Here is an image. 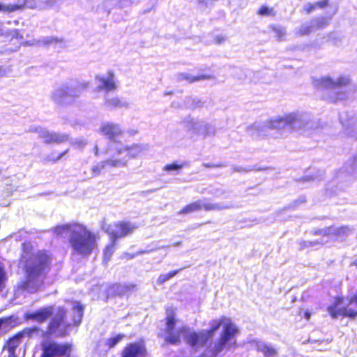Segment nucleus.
Here are the masks:
<instances>
[{
    "label": "nucleus",
    "mask_w": 357,
    "mask_h": 357,
    "mask_svg": "<svg viewBox=\"0 0 357 357\" xmlns=\"http://www.w3.org/2000/svg\"><path fill=\"white\" fill-rule=\"evenodd\" d=\"M328 231H329L328 229V228L325 227L323 229H315L312 231V233L313 235H319V236H328Z\"/></svg>",
    "instance_id": "44"
},
{
    "label": "nucleus",
    "mask_w": 357,
    "mask_h": 357,
    "mask_svg": "<svg viewBox=\"0 0 357 357\" xmlns=\"http://www.w3.org/2000/svg\"><path fill=\"white\" fill-rule=\"evenodd\" d=\"M273 10L266 6H262L258 11V14L261 15H268L272 13Z\"/></svg>",
    "instance_id": "47"
},
{
    "label": "nucleus",
    "mask_w": 357,
    "mask_h": 357,
    "mask_svg": "<svg viewBox=\"0 0 357 357\" xmlns=\"http://www.w3.org/2000/svg\"><path fill=\"white\" fill-rule=\"evenodd\" d=\"M11 72L9 66H0V77H5Z\"/></svg>",
    "instance_id": "48"
},
{
    "label": "nucleus",
    "mask_w": 357,
    "mask_h": 357,
    "mask_svg": "<svg viewBox=\"0 0 357 357\" xmlns=\"http://www.w3.org/2000/svg\"><path fill=\"white\" fill-rule=\"evenodd\" d=\"M29 132H36L40 138L44 139L46 144H61L69 140V135L66 133L50 132L42 127H31Z\"/></svg>",
    "instance_id": "13"
},
{
    "label": "nucleus",
    "mask_w": 357,
    "mask_h": 357,
    "mask_svg": "<svg viewBox=\"0 0 357 357\" xmlns=\"http://www.w3.org/2000/svg\"><path fill=\"white\" fill-rule=\"evenodd\" d=\"M23 337L22 333H18L15 336L10 338L6 344V348L8 351H15L16 349L20 344L21 339Z\"/></svg>",
    "instance_id": "27"
},
{
    "label": "nucleus",
    "mask_w": 357,
    "mask_h": 357,
    "mask_svg": "<svg viewBox=\"0 0 357 357\" xmlns=\"http://www.w3.org/2000/svg\"><path fill=\"white\" fill-rule=\"evenodd\" d=\"M12 37L17 39H23V36L20 33L19 29H14L13 31Z\"/></svg>",
    "instance_id": "55"
},
{
    "label": "nucleus",
    "mask_w": 357,
    "mask_h": 357,
    "mask_svg": "<svg viewBox=\"0 0 357 357\" xmlns=\"http://www.w3.org/2000/svg\"><path fill=\"white\" fill-rule=\"evenodd\" d=\"M70 310L74 312H83L84 310V306L77 301H68L66 302L65 306L59 307V309H56L54 306H49L40 308L35 312L45 313L54 312V311H57V312H68V311Z\"/></svg>",
    "instance_id": "16"
},
{
    "label": "nucleus",
    "mask_w": 357,
    "mask_h": 357,
    "mask_svg": "<svg viewBox=\"0 0 357 357\" xmlns=\"http://www.w3.org/2000/svg\"><path fill=\"white\" fill-rule=\"evenodd\" d=\"M314 28L311 22H305L303 24L299 29V33L301 35H308L314 31Z\"/></svg>",
    "instance_id": "38"
},
{
    "label": "nucleus",
    "mask_w": 357,
    "mask_h": 357,
    "mask_svg": "<svg viewBox=\"0 0 357 357\" xmlns=\"http://www.w3.org/2000/svg\"><path fill=\"white\" fill-rule=\"evenodd\" d=\"M105 105L110 109L121 108L128 107V103L125 101L121 100L118 97L108 98L105 97Z\"/></svg>",
    "instance_id": "24"
},
{
    "label": "nucleus",
    "mask_w": 357,
    "mask_h": 357,
    "mask_svg": "<svg viewBox=\"0 0 357 357\" xmlns=\"http://www.w3.org/2000/svg\"><path fill=\"white\" fill-rule=\"evenodd\" d=\"M327 228H328V229L329 230V231H328V236H330V235H334V236H336V234H337V227H333V226H331V227H328Z\"/></svg>",
    "instance_id": "56"
},
{
    "label": "nucleus",
    "mask_w": 357,
    "mask_h": 357,
    "mask_svg": "<svg viewBox=\"0 0 357 357\" xmlns=\"http://www.w3.org/2000/svg\"><path fill=\"white\" fill-rule=\"evenodd\" d=\"M176 80L178 82H181L183 80L187 81L188 83H192L195 82H199L204 79H209L213 78L211 75H202L198 76H193L190 74L185 73H181L176 75Z\"/></svg>",
    "instance_id": "22"
},
{
    "label": "nucleus",
    "mask_w": 357,
    "mask_h": 357,
    "mask_svg": "<svg viewBox=\"0 0 357 357\" xmlns=\"http://www.w3.org/2000/svg\"><path fill=\"white\" fill-rule=\"evenodd\" d=\"M127 160L126 158H118L115 154L113 155L112 158L102 162L91 169L92 176H96L100 174L102 169H103L107 165H110L114 167H123L126 165Z\"/></svg>",
    "instance_id": "18"
},
{
    "label": "nucleus",
    "mask_w": 357,
    "mask_h": 357,
    "mask_svg": "<svg viewBox=\"0 0 357 357\" xmlns=\"http://www.w3.org/2000/svg\"><path fill=\"white\" fill-rule=\"evenodd\" d=\"M321 174L314 175V176H305L302 178V181L303 182L306 181H315V180H319L321 179Z\"/></svg>",
    "instance_id": "49"
},
{
    "label": "nucleus",
    "mask_w": 357,
    "mask_h": 357,
    "mask_svg": "<svg viewBox=\"0 0 357 357\" xmlns=\"http://www.w3.org/2000/svg\"><path fill=\"white\" fill-rule=\"evenodd\" d=\"M299 245L298 250H303L310 247H319L324 244L322 241H299L298 242Z\"/></svg>",
    "instance_id": "31"
},
{
    "label": "nucleus",
    "mask_w": 357,
    "mask_h": 357,
    "mask_svg": "<svg viewBox=\"0 0 357 357\" xmlns=\"http://www.w3.org/2000/svg\"><path fill=\"white\" fill-rule=\"evenodd\" d=\"M6 280V275L3 268L0 266V292L3 291L5 287V282Z\"/></svg>",
    "instance_id": "41"
},
{
    "label": "nucleus",
    "mask_w": 357,
    "mask_h": 357,
    "mask_svg": "<svg viewBox=\"0 0 357 357\" xmlns=\"http://www.w3.org/2000/svg\"><path fill=\"white\" fill-rule=\"evenodd\" d=\"M185 105L188 107L195 109L196 108L202 107L204 105V102L199 99L192 98L190 97L186 98Z\"/></svg>",
    "instance_id": "33"
},
{
    "label": "nucleus",
    "mask_w": 357,
    "mask_h": 357,
    "mask_svg": "<svg viewBox=\"0 0 357 357\" xmlns=\"http://www.w3.org/2000/svg\"><path fill=\"white\" fill-rule=\"evenodd\" d=\"M23 3L19 4H3L0 3V11L13 13L22 8Z\"/></svg>",
    "instance_id": "35"
},
{
    "label": "nucleus",
    "mask_w": 357,
    "mask_h": 357,
    "mask_svg": "<svg viewBox=\"0 0 357 357\" xmlns=\"http://www.w3.org/2000/svg\"><path fill=\"white\" fill-rule=\"evenodd\" d=\"M181 245H182V242L181 241H177V242H175V243H172V245L174 246V247H179Z\"/></svg>",
    "instance_id": "61"
},
{
    "label": "nucleus",
    "mask_w": 357,
    "mask_h": 357,
    "mask_svg": "<svg viewBox=\"0 0 357 357\" xmlns=\"http://www.w3.org/2000/svg\"><path fill=\"white\" fill-rule=\"evenodd\" d=\"M188 165V162L174 161L172 163L167 164L163 167V170L166 172H176L178 174L181 169Z\"/></svg>",
    "instance_id": "25"
},
{
    "label": "nucleus",
    "mask_w": 357,
    "mask_h": 357,
    "mask_svg": "<svg viewBox=\"0 0 357 357\" xmlns=\"http://www.w3.org/2000/svg\"><path fill=\"white\" fill-rule=\"evenodd\" d=\"M125 337L123 334H118L115 335L114 337H112L110 338H108L106 341V344L109 348L114 347L120 341L122 340V339Z\"/></svg>",
    "instance_id": "37"
},
{
    "label": "nucleus",
    "mask_w": 357,
    "mask_h": 357,
    "mask_svg": "<svg viewBox=\"0 0 357 357\" xmlns=\"http://www.w3.org/2000/svg\"><path fill=\"white\" fill-rule=\"evenodd\" d=\"M257 349L262 352L265 357H275L277 354V351L274 348L263 342L257 344Z\"/></svg>",
    "instance_id": "26"
},
{
    "label": "nucleus",
    "mask_w": 357,
    "mask_h": 357,
    "mask_svg": "<svg viewBox=\"0 0 357 357\" xmlns=\"http://www.w3.org/2000/svg\"><path fill=\"white\" fill-rule=\"evenodd\" d=\"M232 206L229 204H225L223 203H211L206 202V199L204 200H197L195 202H192L190 204L186 205L184 208H183L179 212L178 214H188L192 212L200 211L201 209H204L205 211H222L224 209H228L231 208Z\"/></svg>",
    "instance_id": "11"
},
{
    "label": "nucleus",
    "mask_w": 357,
    "mask_h": 357,
    "mask_svg": "<svg viewBox=\"0 0 357 357\" xmlns=\"http://www.w3.org/2000/svg\"><path fill=\"white\" fill-rule=\"evenodd\" d=\"M8 351V357H17L15 351Z\"/></svg>",
    "instance_id": "60"
},
{
    "label": "nucleus",
    "mask_w": 357,
    "mask_h": 357,
    "mask_svg": "<svg viewBox=\"0 0 357 357\" xmlns=\"http://www.w3.org/2000/svg\"><path fill=\"white\" fill-rule=\"evenodd\" d=\"M116 242L111 240L110 244L106 246L104 250V261L107 262L114 252Z\"/></svg>",
    "instance_id": "34"
},
{
    "label": "nucleus",
    "mask_w": 357,
    "mask_h": 357,
    "mask_svg": "<svg viewBox=\"0 0 357 357\" xmlns=\"http://www.w3.org/2000/svg\"><path fill=\"white\" fill-rule=\"evenodd\" d=\"M100 132L109 139L110 149H113V147L115 149L116 146L122 145L120 144V139L121 138L123 131L119 124L109 122L103 123L100 128Z\"/></svg>",
    "instance_id": "12"
},
{
    "label": "nucleus",
    "mask_w": 357,
    "mask_h": 357,
    "mask_svg": "<svg viewBox=\"0 0 357 357\" xmlns=\"http://www.w3.org/2000/svg\"><path fill=\"white\" fill-rule=\"evenodd\" d=\"M96 79L100 83L96 88L98 91L103 90L108 93L115 91L117 88L114 82V74L112 71H109L107 77L97 75Z\"/></svg>",
    "instance_id": "17"
},
{
    "label": "nucleus",
    "mask_w": 357,
    "mask_h": 357,
    "mask_svg": "<svg viewBox=\"0 0 357 357\" xmlns=\"http://www.w3.org/2000/svg\"><path fill=\"white\" fill-rule=\"evenodd\" d=\"M304 314V317H305L306 321H308L310 318L311 314L306 313V314Z\"/></svg>",
    "instance_id": "62"
},
{
    "label": "nucleus",
    "mask_w": 357,
    "mask_h": 357,
    "mask_svg": "<svg viewBox=\"0 0 357 357\" xmlns=\"http://www.w3.org/2000/svg\"><path fill=\"white\" fill-rule=\"evenodd\" d=\"M40 46L48 47L54 43H62L63 39L55 36H44L39 39Z\"/></svg>",
    "instance_id": "28"
},
{
    "label": "nucleus",
    "mask_w": 357,
    "mask_h": 357,
    "mask_svg": "<svg viewBox=\"0 0 357 357\" xmlns=\"http://www.w3.org/2000/svg\"><path fill=\"white\" fill-rule=\"evenodd\" d=\"M310 22L314 30L324 28L329 24V20L325 17H316Z\"/></svg>",
    "instance_id": "30"
},
{
    "label": "nucleus",
    "mask_w": 357,
    "mask_h": 357,
    "mask_svg": "<svg viewBox=\"0 0 357 357\" xmlns=\"http://www.w3.org/2000/svg\"><path fill=\"white\" fill-rule=\"evenodd\" d=\"M180 270L181 269L176 270V271L169 272V273H168L167 274H162V275H160L158 277V280H157V283L159 284H163L166 281L169 280V279H171L172 278L175 276L179 272Z\"/></svg>",
    "instance_id": "36"
},
{
    "label": "nucleus",
    "mask_w": 357,
    "mask_h": 357,
    "mask_svg": "<svg viewBox=\"0 0 357 357\" xmlns=\"http://www.w3.org/2000/svg\"><path fill=\"white\" fill-rule=\"evenodd\" d=\"M345 170L349 174L357 178V155L347 164Z\"/></svg>",
    "instance_id": "32"
},
{
    "label": "nucleus",
    "mask_w": 357,
    "mask_h": 357,
    "mask_svg": "<svg viewBox=\"0 0 357 357\" xmlns=\"http://www.w3.org/2000/svg\"><path fill=\"white\" fill-rule=\"evenodd\" d=\"M147 351L144 341L128 344L122 350L121 357H146Z\"/></svg>",
    "instance_id": "14"
},
{
    "label": "nucleus",
    "mask_w": 357,
    "mask_h": 357,
    "mask_svg": "<svg viewBox=\"0 0 357 357\" xmlns=\"http://www.w3.org/2000/svg\"><path fill=\"white\" fill-rule=\"evenodd\" d=\"M214 40L216 44H220L225 40V38L222 35H219L215 37Z\"/></svg>",
    "instance_id": "57"
},
{
    "label": "nucleus",
    "mask_w": 357,
    "mask_h": 357,
    "mask_svg": "<svg viewBox=\"0 0 357 357\" xmlns=\"http://www.w3.org/2000/svg\"><path fill=\"white\" fill-rule=\"evenodd\" d=\"M135 289L134 284H114L109 287L107 290V298L109 296H118L119 297L128 296Z\"/></svg>",
    "instance_id": "19"
},
{
    "label": "nucleus",
    "mask_w": 357,
    "mask_h": 357,
    "mask_svg": "<svg viewBox=\"0 0 357 357\" xmlns=\"http://www.w3.org/2000/svg\"><path fill=\"white\" fill-rule=\"evenodd\" d=\"M338 314H331V315L333 319H337ZM342 314L343 315H347L348 317H349L351 319L355 318L356 316L357 315V314H353V313H351V314Z\"/></svg>",
    "instance_id": "58"
},
{
    "label": "nucleus",
    "mask_w": 357,
    "mask_h": 357,
    "mask_svg": "<svg viewBox=\"0 0 357 357\" xmlns=\"http://www.w3.org/2000/svg\"><path fill=\"white\" fill-rule=\"evenodd\" d=\"M225 192L223 190H215V191L213 192L212 194L214 195L216 197H220Z\"/></svg>",
    "instance_id": "59"
},
{
    "label": "nucleus",
    "mask_w": 357,
    "mask_h": 357,
    "mask_svg": "<svg viewBox=\"0 0 357 357\" xmlns=\"http://www.w3.org/2000/svg\"><path fill=\"white\" fill-rule=\"evenodd\" d=\"M351 266H357V260H356V261H353V262L351 264Z\"/></svg>",
    "instance_id": "64"
},
{
    "label": "nucleus",
    "mask_w": 357,
    "mask_h": 357,
    "mask_svg": "<svg viewBox=\"0 0 357 357\" xmlns=\"http://www.w3.org/2000/svg\"><path fill=\"white\" fill-rule=\"evenodd\" d=\"M202 165L207 168L223 167L226 166V165L224 163L214 164V163H206V162L203 163Z\"/></svg>",
    "instance_id": "51"
},
{
    "label": "nucleus",
    "mask_w": 357,
    "mask_h": 357,
    "mask_svg": "<svg viewBox=\"0 0 357 357\" xmlns=\"http://www.w3.org/2000/svg\"><path fill=\"white\" fill-rule=\"evenodd\" d=\"M340 120L344 128L345 132L356 139H357V119L352 117L348 120H345L343 114L340 116Z\"/></svg>",
    "instance_id": "21"
},
{
    "label": "nucleus",
    "mask_w": 357,
    "mask_h": 357,
    "mask_svg": "<svg viewBox=\"0 0 357 357\" xmlns=\"http://www.w3.org/2000/svg\"><path fill=\"white\" fill-rule=\"evenodd\" d=\"M54 233L59 236H68L73 251L82 256H89L97 247L95 234L79 224L59 225L54 228Z\"/></svg>",
    "instance_id": "4"
},
{
    "label": "nucleus",
    "mask_w": 357,
    "mask_h": 357,
    "mask_svg": "<svg viewBox=\"0 0 357 357\" xmlns=\"http://www.w3.org/2000/svg\"><path fill=\"white\" fill-rule=\"evenodd\" d=\"M68 152V149H67L65 151L60 153L56 158H53V157H51L50 155H49L45 158V160L47 162L52 161L54 162H56L58 160H59L60 159H61Z\"/></svg>",
    "instance_id": "45"
},
{
    "label": "nucleus",
    "mask_w": 357,
    "mask_h": 357,
    "mask_svg": "<svg viewBox=\"0 0 357 357\" xmlns=\"http://www.w3.org/2000/svg\"><path fill=\"white\" fill-rule=\"evenodd\" d=\"M137 228V225L130 222H117L112 224H103L102 229L107 233L111 240L115 242L118 238L131 234Z\"/></svg>",
    "instance_id": "8"
},
{
    "label": "nucleus",
    "mask_w": 357,
    "mask_h": 357,
    "mask_svg": "<svg viewBox=\"0 0 357 357\" xmlns=\"http://www.w3.org/2000/svg\"><path fill=\"white\" fill-rule=\"evenodd\" d=\"M87 86V83L66 82L54 89L51 92L50 98L58 105H70Z\"/></svg>",
    "instance_id": "5"
},
{
    "label": "nucleus",
    "mask_w": 357,
    "mask_h": 357,
    "mask_svg": "<svg viewBox=\"0 0 357 357\" xmlns=\"http://www.w3.org/2000/svg\"><path fill=\"white\" fill-rule=\"evenodd\" d=\"M328 310V312H357V289L347 298L336 297Z\"/></svg>",
    "instance_id": "9"
},
{
    "label": "nucleus",
    "mask_w": 357,
    "mask_h": 357,
    "mask_svg": "<svg viewBox=\"0 0 357 357\" xmlns=\"http://www.w3.org/2000/svg\"><path fill=\"white\" fill-rule=\"evenodd\" d=\"M233 169L234 172H250L252 170L251 168L248 167V168H243V167H241V166H235L233 167Z\"/></svg>",
    "instance_id": "52"
},
{
    "label": "nucleus",
    "mask_w": 357,
    "mask_h": 357,
    "mask_svg": "<svg viewBox=\"0 0 357 357\" xmlns=\"http://www.w3.org/2000/svg\"><path fill=\"white\" fill-rule=\"evenodd\" d=\"M22 45L24 46H33V45L40 46V42H39V39L38 40L33 39L31 40H27V41L24 42L22 43Z\"/></svg>",
    "instance_id": "50"
},
{
    "label": "nucleus",
    "mask_w": 357,
    "mask_h": 357,
    "mask_svg": "<svg viewBox=\"0 0 357 357\" xmlns=\"http://www.w3.org/2000/svg\"><path fill=\"white\" fill-rule=\"evenodd\" d=\"M344 172L342 171H340L338 174L339 178H342L343 176Z\"/></svg>",
    "instance_id": "63"
},
{
    "label": "nucleus",
    "mask_w": 357,
    "mask_h": 357,
    "mask_svg": "<svg viewBox=\"0 0 357 357\" xmlns=\"http://www.w3.org/2000/svg\"><path fill=\"white\" fill-rule=\"evenodd\" d=\"M83 314H56L48 325V332L56 335H66L69 328L78 326L82 319Z\"/></svg>",
    "instance_id": "7"
},
{
    "label": "nucleus",
    "mask_w": 357,
    "mask_h": 357,
    "mask_svg": "<svg viewBox=\"0 0 357 357\" xmlns=\"http://www.w3.org/2000/svg\"><path fill=\"white\" fill-rule=\"evenodd\" d=\"M70 144L77 148L82 149L87 144V142L84 139H75L71 141Z\"/></svg>",
    "instance_id": "42"
},
{
    "label": "nucleus",
    "mask_w": 357,
    "mask_h": 357,
    "mask_svg": "<svg viewBox=\"0 0 357 357\" xmlns=\"http://www.w3.org/2000/svg\"><path fill=\"white\" fill-rule=\"evenodd\" d=\"M166 319L167 336L165 337V341L172 344L179 343L182 335L185 342L192 347H202L213 337L214 333L222 326V332L220 340L215 344L214 347L215 354L222 351L229 342L235 339L238 333L236 326L229 319L213 320L211 324L209 330H204L200 333L191 331L184 326H176L177 321L175 319L174 314L168 316Z\"/></svg>",
    "instance_id": "1"
},
{
    "label": "nucleus",
    "mask_w": 357,
    "mask_h": 357,
    "mask_svg": "<svg viewBox=\"0 0 357 357\" xmlns=\"http://www.w3.org/2000/svg\"><path fill=\"white\" fill-rule=\"evenodd\" d=\"M351 229L347 227V226H342L337 227V234L336 236H347L350 232Z\"/></svg>",
    "instance_id": "40"
},
{
    "label": "nucleus",
    "mask_w": 357,
    "mask_h": 357,
    "mask_svg": "<svg viewBox=\"0 0 357 357\" xmlns=\"http://www.w3.org/2000/svg\"><path fill=\"white\" fill-rule=\"evenodd\" d=\"M50 314H25V318L27 320H32L41 324L49 319Z\"/></svg>",
    "instance_id": "29"
},
{
    "label": "nucleus",
    "mask_w": 357,
    "mask_h": 357,
    "mask_svg": "<svg viewBox=\"0 0 357 357\" xmlns=\"http://www.w3.org/2000/svg\"><path fill=\"white\" fill-rule=\"evenodd\" d=\"M22 3H23V6L22 8H19V10H22L25 7L29 8H33V7H35V3L29 0H19L15 4H19ZM17 10H18V9Z\"/></svg>",
    "instance_id": "43"
},
{
    "label": "nucleus",
    "mask_w": 357,
    "mask_h": 357,
    "mask_svg": "<svg viewBox=\"0 0 357 357\" xmlns=\"http://www.w3.org/2000/svg\"><path fill=\"white\" fill-rule=\"evenodd\" d=\"M317 127L312 116L307 113L292 112L265 122H255L246 127V132L252 137L265 135L269 130H282L308 135Z\"/></svg>",
    "instance_id": "3"
},
{
    "label": "nucleus",
    "mask_w": 357,
    "mask_h": 357,
    "mask_svg": "<svg viewBox=\"0 0 357 357\" xmlns=\"http://www.w3.org/2000/svg\"><path fill=\"white\" fill-rule=\"evenodd\" d=\"M169 245H161L157 248H153L150 250H141V251H139L138 252H137L135 255H132L130 256V258H133L135 255H142V254H146V253H149L150 252H153V251H155L158 249H163V248H169Z\"/></svg>",
    "instance_id": "46"
},
{
    "label": "nucleus",
    "mask_w": 357,
    "mask_h": 357,
    "mask_svg": "<svg viewBox=\"0 0 357 357\" xmlns=\"http://www.w3.org/2000/svg\"><path fill=\"white\" fill-rule=\"evenodd\" d=\"M316 8L314 3H307L305 6L304 10L307 13H310L313 10Z\"/></svg>",
    "instance_id": "53"
},
{
    "label": "nucleus",
    "mask_w": 357,
    "mask_h": 357,
    "mask_svg": "<svg viewBox=\"0 0 357 357\" xmlns=\"http://www.w3.org/2000/svg\"><path fill=\"white\" fill-rule=\"evenodd\" d=\"M272 30L275 32V36L279 40H282V37L286 33L284 28L282 27L281 26H273Z\"/></svg>",
    "instance_id": "39"
},
{
    "label": "nucleus",
    "mask_w": 357,
    "mask_h": 357,
    "mask_svg": "<svg viewBox=\"0 0 357 357\" xmlns=\"http://www.w3.org/2000/svg\"><path fill=\"white\" fill-rule=\"evenodd\" d=\"M191 129L195 133L202 135L204 137L214 136L216 132V127L214 124L199 120L191 121Z\"/></svg>",
    "instance_id": "15"
},
{
    "label": "nucleus",
    "mask_w": 357,
    "mask_h": 357,
    "mask_svg": "<svg viewBox=\"0 0 357 357\" xmlns=\"http://www.w3.org/2000/svg\"><path fill=\"white\" fill-rule=\"evenodd\" d=\"M145 149V147L142 144H134L131 146H126L123 147L122 145L119 146H116L115 148V151L116 153H114L115 155H121L123 154H126L125 156L121 157V158H126L127 160L128 158V155H130V157H136L139 153H141L143 150Z\"/></svg>",
    "instance_id": "20"
},
{
    "label": "nucleus",
    "mask_w": 357,
    "mask_h": 357,
    "mask_svg": "<svg viewBox=\"0 0 357 357\" xmlns=\"http://www.w3.org/2000/svg\"><path fill=\"white\" fill-rule=\"evenodd\" d=\"M328 1L329 0H323L315 3L314 5H316V8L319 7L322 8L326 7L328 5Z\"/></svg>",
    "instance_id": "54"
},
{
    "label": "nucleus",
    "mask_w": 357,
    "mask_h": 357,
    "mask_svg": "<svg viewBox=\"0 0 357 357\" xmlns=\"http://www.w3.org/2000/svg\"><path fill=\"white\" fill-rule=\"evenodd\" d=\"M349 83L350 78L347 75H340L337 79H333L329 76H326L314 79L313 81L314 86L317 89L330 91L331 95L328 99L333 102L344 100L347 98L346 93L340 91V89L342 86L348 85Z\"/></svg>",
    "instance_id": "6"
},
{
    "label": "nucleus",
    "mask_w": 357,
    "mask_h": 357,
    "mask_svg": "<svg viewBox=\"0 0 357 357\" xmlns=\"http://www.w3.org/2000/svg\"><path fill=\"white\" fill-rule=\"evenodd\" d=\"M41 357H69L71 345L68 343H58L49 341L42 344Z\"/></svg>",
    "instance_id": "10"
},
{
    "label": "nucleus",
    "mask_w": 357,
    "mask_h": 357,
    "mask_svg": "<svg viewBox=\"0 0 357 357\" xmlns=\"http://www.w3.org/2000/svg\"><path fill=\"white\" fill-rule=\"evenodd\" d=\"M21 324V319L16 315L13 314L8 317L0 319V330H7L10 328H13Z\"/></svg>",
    "instance_id": "23"
},
{
    "label": "nucleus",
    "mask_w": 357,
    "mask_h": 357,
    "mask_svg": "<svg viewBox=\"0 0 357 357\" xmlns=\"http://www.w3.org/2000/svg\"><path fill=\"white\" fill-rule=\"evenodd\" d=\"M51 258L45 252H33L30 244H22V253L19 266L26 275V280L20 282L15 291V304L22 303L21 296L25 292L36 291L43 284V279L50 269Z\"/></svg>",
    "instance_id": "2"
}]
</instances>
